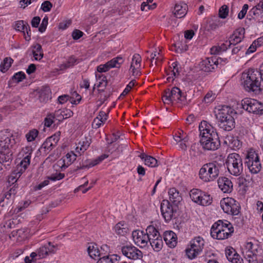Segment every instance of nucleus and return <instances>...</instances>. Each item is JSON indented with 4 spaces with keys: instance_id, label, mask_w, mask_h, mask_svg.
<instances>
[{
    "instance_id": "774afa93",
    "label": "nucleus",
    "mask_w": 263,
    "mask_h": 263,
    "mask_svg": "<svg viewBox=\"0 0 263 263\" xmlns=\"http://www.w3.org/2000/svg\"><path fill=\"white\" fill-rule=\"evenodd\" d=\"M225 51V48L222 47H216L214 46L211 48V53L212 54H219L222 51Z\"/></svg>"
},
{
    "instance_id": "9d476101",
    "label": "nucleus",
    "mask_w": 263,
    "mask_h": 263,
    "mask_svg": "<svg viewBox=\"0 0 263 263\" xmlns=\"http://www.w3.org/2000/svg\"><path fill=\"white\" fill-rule=\"evenodd\" d=\"M190 196L193 201L199 205L206 206L212 202V198L210 195L197 189L191 190Z\"/></svg>"
},
{
    "instance_id": "4be33fe9",
    "label": "nucleus",
    "mask_w": 263,
    "mask_h": 263,
    "mask_svg": "<svg viewBox=\"0 0 263 263\" xmlns=\"http://www.w3.org/2000/svg\"><path fill=\"white\" fill-rule=\"evenodd\" d=\"M226 256L229 261L232 263H242L243 260L233 248L226 249Z\"/></svg>"
},
{
    "instance_id": "423d86ee",
    "label": "nucleus",
    "mask_w": 263,
    "mask_h": 263,
    "mask_svg": "<svg viewBox=\"0 0 263 263\" xmlns=\"http://www.w3.org/2000/svg\"><path fill=\"white\" fill-rule=\"evenodd\" d=\"M233 232L234 228L230 222L220 220L212 226L211 235L214 239L223 240L228 238Z\"/></svg>"
},
{
    "instance_id": "39448f33",
    "label": "nucleus",
    "mask_w": 263,
    "mask_h": 263,
    "mask_svg": "<svg viewBox=\"0 0 263 263\" xmlns=\"http://www.w3.org/2000/svg\"><path fill=\"white\" fill-rule=\"evenodd\" d=\"M32 152L33 150L31 147L27 146L23 148L20 155H22L23 159L17 166L16 168L9 176L8 182L9 183L13 184L15 182L27 168L30 163Z\"/></svg>"
},
{
    "instance_id": "c9c22d12",
    "label": "nucleus",
    "mask_w": 263,
    "mask_h": 263,
    "mask_svg": "<svg viewBox=\"0 0 263 263\" xmlns=\"http://www.w3.org/2000/svg\"><path fill=\"white\" fill-rule=\"evenodd\" d=\"M13 62L11 58H5L0 65V70L3 73L5 72L10 67Z\"/></svg>"
},
{
    "instance_id": "de8ad7c7",
    "label": "nucleus",
    "mask_w": 263,
    "mask_h": 263,
    "mask_svg": "<svg viewBox=\"0 0 263 263\" xmlns=\"http://www.w3.org/2000/svg\"><path fill=\"white\" fill-rule=\"evenodd\" d=\"M56 145L53 144L52 142H51L48 138L46 140V141L42 144V148H44L45 151H50L53 147H54Z\"/></svg>"
},
{
    "instance_id": "6e6d98bb",
    "label": "nucleus",
    "mask_w": 263,
    "mask_h": 263,
    "mask_svg": "<svg viewBox=\"0 0 263 263\" xmlns=\"http://www.w3.org/2000/svg\"><path fill=\"white\" fill-rule=\"evenodd\" d=\"M25 78V74L22 71L18 72L13 75L12 79L15 80L17 83L21 82Z\"/></svg>"
},
{
    "instance_id": "5701e85b",
    "label": "nucleus",
    "mask_w": 263,
    "mask_h": 263,
    "mask_svg": "<svg viewBox=\"0 0 263 263\" xmlns=\"http://www.w3.org/2000/svg\"><path fill=\"white\" fill-rule=\"evenodd\" d=\"M12 160V153L9 149H4V151H0V163L6 168L10 165Z\"/></svg>"
},
{
    "instance_id": "dca6fc26",
    "label": "nucleus",
    "mask_w": 263,
    "mask_h": 263,
    "mask_svg": "<svg viewBox=\"0 0 263 263\" xmlns=\"http://www.w3.org/2000/svg\"><path fill=\"white\" fill-rule=\"evenodd\" d=\"M15 143L13 134L8 129L0 132V146L4 149H9Z\"/></svg>"
},
{
    "instance_id": "ddd939ff",
    "label": "nucleus",
    "mask_w": 263,
    "mask_h": 263,
    "mask_svg": "<svg viewBox=\"0 0 263 263\" xmlns=\"http://www.w3.org/2000/svg\"><path fill=\"white\" fill-rule=\"evenodd\" d=\"M184 98L180 89L174 87L171 90L167 89L164 91L162 101L164 104H171L174 101H182Z\"/></svg>"
},
{
    "instance_id": "c756f323",
    "label": "nucleus",
    "mask_w": 263,
    "mask_h": 263,
    "mask_svg": "<svg viewBox=\"0 0 263 263\" xmlns=\"http://www.w3.org/2000/svg\"><path fill=\"white\" fill-rule=\"evenodd\" d=\"M31 53L35 60H41L44 55L42 46L39 44H35L32 46Z\"/></svg>"
},
{
    "instance_id": "3c124183",
    "label": "nucleus",
    "mask_w": 263,
    "mask_h": 263,
    "mask_svg": "<svg viewBox=\"0 0 263 263\" xmlns=\"http://www.w3.org/2000/svg\"><path fill=\"white\" fill-rule=\"evenodd\" d=\"M109 111V110H108L107 112H106L103 110H101L100 111L98 116L96 118H98V119L100 120L101 122H102L103 123H104L107 119L108 114Z\"/></svg>"
},
{
    "instance_id": "7ed1b4c3",
    "label": "nucleus",
    "mask_w": 263,
    "mask_h": 263,
    "mask_svg": "<svg viewBox=\"0 0 263 263\" xmlns=\"http://www.w3.org/2000/svg\"><path fill=\"white\" fill-rule=\"evenodd\" d=\"M260 75L258 70L253 69H249L247 72L242 73L241 84L246 90L253 92L260 90L262 82Z\"/></svg>"
},
{
    "instance_id": "2f4dec72",
    "label": "nucleus",
    "mask_w": 263,
    "mask_h": 263,
    "mask_svg": "<svg viewBox=\"0 0 263 263\" xmlns=\"http://www.w3.org/2000/svg\"><path fill=\"white\" fill-rule=\"evenodd\" d=\"M120 257L117 255H112L110 257L105 255L100 258L97 263H119L118 259Z\"/></svg>"
},
{
    "instance_id": "b1692460",
    "label": "nucleus",
    "mask_w": 263,
    "mask_h": 263,
    "mask_svg": "<svg viewBox=\"0 0 263 263\" xmlns=\"http://www.w3.org/2000/svg\"><path fill=\"white\" fill-rule=\"evenodd\" d=\"M164 240L170 248H174L176 246L177 237L176 234L173 231H166L163 235Z\"/></svg>"
},
{
    "instance_id": "8fccbe9b",
    "label": "nucleus",
    "mask_w": 263,
    "mask_h": 263,
    "mask_svg": "<svg viewBox=\"0 0 263 263\" xmlns=\"http://www.w3.org/2000/svg\"><path fill=\"white\" fill-rule=\"evenodd\" d=\"M229 146L234 149H239L240 147L241 144L237 139L232 138V139L230 140Z\"/></svg>"
},
{
    "instance_id": "13d9d810",
    "label": "nucleus",
    "mask_w": 263,
    "mask_h": 263,
    "mask_svg": "<svg viewBox=\"0 0 263 263\" xmlns=\"http://www.w3.org/2000/svg\"><path fill=\"white\" fill-rule=\"evenodd\" d=\"M12 204L11 203H8V200L2 195L0 197V211L3 210V208H7Z\"/></svg>"
},
{
    "instance_id": "e2e57ef3",
    "label": "nucleus",
    "mask_w": 263,
    "mask_h": 263,
    "mask_svg": "<svg viewBox=\"0 0 263 263\" xmlns=\"http://www.w3.org/2000/svg\"><path fill=\"white\" fill-rule=\"evenodd\" d=\"M60 135H61V132H57L56 133H55L53 135L49 137L48 139L51 142H52V143H53V144L56 145L60 139Z\"/></svg>"
},
{
    "instance_id": "0e129e2a",
    "label": "nucleus",
    "mask_w": 263,
    "mask_h": 263,
    "mask_svg": "<svg viewBox=\"0 0 263 263\" xmlns=\"http://www.w3.org/2000/svg\"><path fill=\"white\" fill-rule=\"evenodd\" d=\"M110 67L108 63H106L104 64L100 65L97 67V71L100 73L105 72L108 71L110 69Z\"/></svg>"
},
{
    "instance_id": "a18cd8bd",
    "label": "nucleus",
    "mask_w": 263,
    "mask_h": 263,
    "mask_svg": "<svg viewBox=\"0 0 263 263\" xmlns=\"http://www.w3.org/2000/svg\"><path fill=\"white\" fill-rule=\"evenodd\" d=\"M215 98V94L213 93L212 91H209L204 97L203 101L205 103H210L213 102Z\"/></svg>"
},
{
    "instance_id": "c03bdc74",
    "label": "nucleus",
    "mask_w": 263,
    "mask_h": 263,
    "mask_svg": "<svg viewBox=\"0 0 263 263\" xmlns=\"http://www.w3.org/2000/svg\"><path fill=\"white\" fill-rule=\"evenodd\" d=\"M101 162L100 159L98 158L94 160L91 161L90 162L87 163L86 164L83 163L82 165L80 164V166L78 167L79 169H83L87 167H90L93 166Z\"/></svg>"
},
{
    "instance_id": "bb28decb",
    "label": "nucleus",
    "mask_w": 263,
    "mask_h": 263,
    "mask_svg": "<svg viewBox=\"0 0 263 263\" xmlns=\"http://www.w3.org/2000/svg\"><path fill=\"white\" fill-rule=\"evenodd\" d=\"M168 193L170 201L174 204L177 205L182 200V197L176 189H170Z\"/></svg>"
},
{
    "instance_id": "f704fd0d",
    "label": "nucleus",
    "mask_w": 263,
    "mask_h": 263,
    "mask_svg": "<svg viewBox=\"0 0 263 263\" xmlns=\"http://www.w3.org/2000/svg\"><path fill=\"white\" fill-rule=\"evenodd\" d=\"M149 243L153 249L157 252L159 251L163 247V241L161 237L157 239L155 238L154 240H150Z\"/></svg>"
},
{
    "instance_id": "79ce46f5",
    "label": "nucleus",
    "mask_w": 263,
    "mask_h": 263,
    "mask_svg": "<svg viewBox=\"0 0 263 263\" xmlns=\"http://www.w3.org/2000/svg\"><path fill=\"white\" fill-rule=\"evenodd\" d=\"M38 131L36 129L31 130L26 135V138L28 142L33 141L38 135Z\"/></svg>"
},
{
    "instance_id": "5fc2aeb1",
    "label": "nucleus",
    "mask_w": 263,
    "mask_h": 263,
    "mask_svg": "<svg viewBox=\"0 0 263 263\" xmlns=\"http://www.w3.org/2000/svg\"><path fill=\"white\" fill-rule=\"evenodd\" d=\"M262 10H258L257 8L253 7L249 12V14L252 18H254L255 17L259 16L262 13Z\"/></svg>"
},
{
    "instance_id": "aec40b11",
    "label": "nucleus",
    "mask_w": 263,
    "mask_h": 263,
    "mask_svg": "<svg viewBox=\"0 0 263 263\" xmlns=\"http://www.w3.org/2000/svg\"><path fill=\"white\" fill-rule=\"evenodd\" d=\"M219 189L224 193H230L233 190V184L231 181L227 177H219L217 180Z\"/></svg>"
},
{
    "instance_id": "338daca9",
    "label": "nucleus",
    "mask_w": 263,
    "mask_h": 263,
    "mask_svg": "<svg viewBox=\"0 0 263 263\" xmlns=\"http://www.w3.org/2000/svg\"><path fill=\"white\" fill-rule=\"evenodd\" d=\"M136 83V80H132L129 84L127 85L126 87L125 88V89L123 90L122 94L123 95H126L127 94L132 88L135 85Z\"/></svg>"
},
{
    "instance_id": "052dcab7",
    "label": "nucleus",
    "mask_w": 263,
    "mask_h": 263,
    "mask_svg": "<svg viewBox=\"0 0 263 263\" xmlns=\"http://www.w3.org/2000/svg\"><path fill=\"white\" fill-rule=\"evenodd\" d=\"M139 68V66H136L134 65L133 62H132L130 70H131L132 74L134 77H138L140 75L141 72L138 69Z\"/></svg>"
},
{
    "instance_id": "bf43d9fd",
    "label": "nucleus",
    "mask_w": 263,
    "mask_h": 263,
    "mask_svg": "<svg viewBox=\"0 0 263 263\" xmlns=\"http://www.w3.org/2000/svg\"><path fill=\"white\" fill-rule=\"evenodd\" d=\"M52 7V4L49 1L44 2L41 5V9L44 12L49 11Z\"/></svg>"
},
{
    "instance_id": "4d7b16f0",
    "label": "nucleus",
    "mask_w": 263,
    "mask_h": 263,
    "mask_svg": "<svg viewBox=\"0 0 263 263\" xmlns=\"http://www.w3.org/2000/svg\"><path fill=\"white\" fill-rule=\"evenodd\" d=\"M156 7V3H154L152 5L146 3L144 2L142 3L141 6V9L142 11H147V10H153Z\"/></svg>"
},
{
    "instance_id": "58836bf2",
    "label": "nucleus",
    "mask_w": 263,
    "mask_h": 263,
    "mask_svg": "<svg viewBox=\"0 0 263 263\" xmlns=\"http://www.w3.org/2000/svg\"><path fill=\"white\" fill-rule=\"evenodd\" d=\"M201 154V151L200 150L199 145L197 143L192 144L189 150V155L191 157L195 158L199 156Z\"/></svg>"
},
{
    "instance_id": "4468645a",
    "label": "nucleus",
    "mask_w": 263,
    "mask_h": 263,
    "mask_svg": "<svg viewBox=\"0 0 263 263\" xmlns=\"http://www.w3.org/2000/svg\"><path fill=\"white\" fill-rule=\"evenodd\" d=\"M220 205L226 213L232 215H237L239 213L240 206L233 198L222 199L220 201Z\"/></svg>"
},
{
    "instance_id": "f3484780",
    "label": "nucleus",
    "mask_w": 263,
    "mask_h": 263,
    "mask_svg": "<svg viewBox=\"0 0 263 263\" xmlns=\"http://www.w3.org/2000/svg\"><path fill=\"white\" fill-rule=\"evenodd\" d=\"M121 252L123 255L131 259H141L143 257L142 252L132 245L122 247Z\"/></svg>"
},
{
    "instance_id": "6e6552de",
    "label": "nucleus",
    "mask_w": 263,
    "mask_h": 263,
    "mask_svg": "<svg viewBox=\"0 0 263 263\" xmlns=\"http://www.w3.org/2000/svg\"><path fill=\"white\" fill-rule=\"evenodd\" d=\"M226 164L228 171L231 175L238 176L243 171L242 160L238 154H229L227 159Z\"/></svg>"
},
{
    "instance_id": "2eb2a0df",
    "label": "nucleus",
    "mask_w": 263,
    "mask_h": 263,
    "mask_svg": "<svg viewBox=\"0 0 263 263\" xmlns=\"http://www.w3.org/2000/svg\"><path fill=\"white\" fill-rule=\"evenodd\" d=\"M246 163L252 174L258 173L261 168L258 155L255 152H249L246 156Z\"/></svg>"
},
{
    "instance_id": "412c9836",
    "label": "nucleus",
    "mask_w": 263,
    "mask_h": 263,
    "mask_svg": "<svg viewBox=\"0 0 263 263\" xmlns=\"http://www.w3.org/2000/svg\"><path fill=\"white\" fill-rule=\"evenodd\" d=\"M245 32L244 28L236 30L229 38V46L231 45H235L240 43L244 37Z\"/></svg>"
},
{
    "instance_id": "a878e982",
    "label": "nucleus",
    "mask_w": 263,
    "mask_h": 263,
    "mask_svg": "<svg viewBox=\"0 0 263 263\" xmlns=\"http://www.w3.org/2000/svg\"><path fill=\"white\" fill-rule=\"evenodd\" d=\"M187 6L185 4H176L173 13L178 18L183 17L187 13Z\"/></svg>"
},
{
    "instance_id": "473e14b6",
    "label": "nucleus",
    "mask_w": 263,
    "mask_h": 263,
    "mask_svg": "<svg viewBox=\"0 0 263 263\" xmlns=\"http://www.w3.org/2000/svg\"><path fill=\"white\" fill-rule=\"evenodd\" d=\"M90 143V139H85L83 141H80L78 146L76 148V152L78 153H80V152L84 153L89 147Z\"/></svg>"
},
{
    "instance_id": "7c9ffc66",
    "label": "nucleus",
    "mask_w": 263,
    "mask_h": 263,
    "mask_svg": "<svg viewBox=\"0 0 263 263\" xmlns=\"http://www.w3.org/2000/svg\"><path fill=\"white\" fill-rule=\"evenodd\" d=\"M146 233L148 236L149 241L154 240L155 238L157 239L161 237L159 231L153 226H149L146 229Z\"/></svg>"
},
{
    "instance_id": "f03ea898",
    "label": "nucleus",
    "mask_w": 263,
    "mask_h": 263,
    "mask_svg": "<svg viewBox=\"0 0 263 263\" xmlns=\"http://www.w3.org/2000/svg\"><path fill=\"white\" fill-rule=\"evenodd\" d=\"M233 109L226 105L218 106L215 108L214 113L220 128L225 131H231L235 125L233 114Z\"/></svg>"
},
{
    "instance_id": "393cba45",
    "label": "nucleus",
    "mask_w": 263,
    "mask_h": 263,
    "mask_svg": "<svg viewBox=\"0 0 263 263\" xmlns=\"http://www.w3.org/2000/svg\"><path fill=\"white\" fill-rule=\"evenodd\" d=\"M55 247L52 245L51 242H48L46 245L41 247L37 252V255L40 258H44L46 257L49 254L54 253L55 252Z\"/></svg>"
},
{
    "instance_id": "1a4fd4ad",
    "label": "nucleus",
    "mask_w": 263,
    "mask_h": 263,
    "mask_svg": "<svg viewBox=\"0 0 263 263\" xmlns=\"http://www.w3.org/2000/svg\"><path fill=\"white\" fill-rule=\"evenodd\" d=\"M204 240L200 237H196L190 242V247L186 249V255L190 259L195 258L202 251L204 246Z\"/></svg>"
},
{
    "instance_id": "49530a36",
    "label": "nucleus",
    "mask_w": 263,
    "mask_h": 263,
    "mask_svg": "<svg viewBox=\"0 0 263 263\" xmlns=\"http://www.w3.org/2000/svg\"><path fill=\"white\" fill-rule=\"evenodd\" d=\"M76 61L77 59L74 57H70L66 63L62 65L61 68L66 69L69 68L73 66L76 63Z\"/></svg>"
},
{
    "instance_id": "e433bc0d",
    "label": "nucleus",
    "mask_w": 263,
    "mask_h": 263,
    "mask_svg": "<svg viewBox=\"0 0 263 263\" xmlns=\"http://www.w3.org/2000/svg\"><path fill=\"white\" fill-rule=\"evenodd\" d=\"M123 61L122 57H117L107 62V63L110 68L114 67L119 68L121 65L123 63Z\"/></svg>"
},
{
    "instance_id": "ea45409f",
    "label": "nucleus",
    "mask_w": 263,
    "mask_h": 263,
    "mask_svg": "<svg viewBox=\"0 0 263 263\" xmlns=\"http://www.w3.org/2000/svg\"><path fill=\"white\" fill-rule=\"evenodd\" d=\"M26 23L22 20L17 21L14 22L13 27L16 30L25 33V29L27 25Z\"/></svg>"
},
{
    "instance_id": "f257e3e1",
    "label": "nucleus",
    "mask_w": 263,
    "mask_h": 263,
    "mask_svg": "<svg viewBox=\"0 0 263 263\" xmlns=\"http://www.w3.org/2000/svg\"><path fill=\"white\" fill-rule=\"evenodd\" d=\"M200 143L203 149L215 151L220 146L218 135L215 128L206 121H202L199 125Z\"/></svg>"
},
{
    "instance_id": "a211bd4d",
    "label": "nucleus",
    "mask_w": 263,
    "mask_h": 263,
    "mask_svg": "<svg viewBox=\"0 0 263 263\" xmlns=\"http://www.w3.org/2000/svg\"><path fill=\"white\" fill-rule=\"evenodd\" d=\"M219 60L222 61L221 58L217 59L216 57H212L207 58L201 61L199 64V68L205 72H211L217 67Z\"/></svg>"
},
{
    "instance_id": "a19ab883",
    "label": "nucleus",
    "mask_w": 263,
    "mask_h": 263,
    "mask_svg": "<svg viewBox=\"0 0 263 263\" xmlns=\"http://www.w3.org/2000/svg\"><path fill=\"white\" fill-rule=\"evenodd\" d=\"M76 158L77 155L71 152L66 154L63 161L65 163H66L67 165H69L76 159Z\"/></svg>"
},
{
    "instance_id": "37998d69",
    "label": "nucleus",
    "mask_w": 263,
    "mask_h": 263,
    "mask_svg": "<svg viewBox=\"0 0 263 263\" xmlns=\"http://www.w3.org/2000/svg\"><path fill=\"white\" fill-rule=\"evenodd\" d=\"M229 13V8L227 5L222 6L219 10V16L221 18L227 17Z\"/></svg>"
},
{
    "instance_id": "603ef678",
    "label": "nucleus",
    "mask_w": 263,
    "mask_h": 263,
    "mask_svg": "<svg viewBox=\"0 0 263 263\" xmlns=\"http://www.w3.org/2000/svg\"><path fill=\"white\" fill-rule=\"evenodd\" d=\"M81 100V97L77 92L74 91L70 98V101L73 104H77Z\"/></svg>"
},
{
    "instance_id": "864d4df0",
    "label": "nucleus",
    "mask_w": 263,
    "mask_h": 263,
    "mask_svg": "<svg viewBox=\"0 0 263 263\" xmlns=\"http://www.w3.org/2000/svg\"><path fill=\"white\" fill-rule=\"evenodd\" d=\"M48 23V18L47 16H45L42 20V23L40 25V26L39 28V31L43 33L44 32L47 28Z\"/></svg>"
},
{
    "instance_id": "69168bd1",
    "label": "nucleus",
    "mask_w": 263,
    "mask_h": 263,
    "mask_svg": "<svg viewBox=\"0 0 263 263\" xmlns=\"http://www.w3.org/2000/svg\"><path fill=\"white\" fill-rule=\"evenodd\" d=\"M249 6L247 4H245L242 8V10L239 12L238 14V18L240 20H241L244 18L245 15L247 13V10L248 9Z\"/></svg>"
},
{
    "instance_id": "680f3d73",
    "label": "nucleus",
    "mask_w": 263,
    "mask_h": 263,
    "mask_svg": "<svg viewBox=\"0 0 263 263\" xmlns=\"http://www.w3.org/2000/svg\"><path fill=\"white\" fill-rule=\"evenodd\" d=\"M65 176V175L63 173H59L52 174L50 176L48 177V179L52 181L60 180L63 179Z\"/></svg>"
},
{
    "instance_id": "72a5a7b5",
    "label": "nucleus",
    "mask_w": 263,
    "mask_h": 263,
    "mask_svg": "<svg viewBox=\"0 0 263 263\" xmlns=\"http://www.w3.org/2000/svg\"><path fill=\"white\" fill-rule=\"evenodd\" d=\"M114 230L117 234L124 235L127 233L128 228L124 222H120L115 226Z\"/></svg>"
},
{
    "instance_id": "9b49d317",
    "label": "nucleus",
    "mask_w": 263,
    "mask_h": 263,
    "mask_svg": "<svg viewBox=\"0 0 263 263\" xmlns=\"http://www.w3.org/2000/svg\"><path fill=\"white\" fill-rule=\"evenodd\" d=\"M242 108L249 112L263 114V104L256 100L245 98L241 101Z\"/></svg>"
},
{
    "instance_id": "cd10ccee",
    "label": "nucleus",
    "mask_w": 263,
    "mask_h": 263,
    "mask_svg": "<svg viewBox=\"0 0 263 263\" xmlns=\"http://www.w3.org/2000/svg\"><path fill=\"white\" fill-rule=\"evenodd\" d=\"M87 252L89 256L93 259L101 256L103 254L102 252H100L97 245L95 243H89L87 247Z\"/></svg>"
},
{
    "instance_id": "f8f14e48",
    "label": "nucleus",
    "mask_w": 263,
    "mask_h": 263,
    "mask_svg": "<svg viewBox=\"0 0 263 263\" xmlns=\"http://www.w3.org/2000/svg\"><path fill=\"white\" fill-rule=\"evenodd\" d=\"M160 210L161 215L166 222H170L171 220L175 219L177 217V211L171 203L167 200H162Z\"/></svg>"
},
{
    "instance_id": "0eeeda50",
    "label": "nucleus",
    "mask_w": 263,
    "mask_h": 263,
    "mask_svg": "<svg viewBox=\"0 0 263 263\" xmlns=\"http://www.w3.org/2000/svg\"><path fill=\"white\" fill-rule=\"evenodd\" d=\"M222 165L217 161L204 164L200 169L199 178L204 182L213 181L218 177Z\"/></svg>"
},
{
    "instance_id": "c85d7f7f",
    "label": "nucleus",
    "mask_w": 263,
    "mask_h": 263,
    "mask_svg": "<svg viewBox=\"0 0 263 263\" xmlns=\"http://www.w3.org/2000/svg\"><path fill=\"white\" fill-rule=\"evenodd\" d=\"M139 156L142 160H144L146 165L154 167L158 165L157 160L153 157L147 155L143 153H141Z\"/></svg>"
},
{
    "instance_id": "20e7f679",
    "label": "nucleus",
    "mask_w": 263,
    "mask_h": 263,
    "mask_svg": "<svg viewBox=\"0 0 263 263\" xmlns=\"http://www.w3.org/2000/svg\"><path fill=\"white\" fill-rule=\"evenodd\" d=\"M242 253L249 263H259L262 261L263 249L257 241H247L242 248Z\"/></svg>"
},
{
    "instance_id": "4c0bfd02",
    "label": "nucleus",
    "mask_w": 263,
    "mask_h": 263,
    "mask_svg": "<svg viewBox=\"0 0 263 263\" xmlns=\"http://www.w3.org/2000/svg\"><path fill=\"white\" fill-rule=\"evenodd\" d=\"M16 194V189L12 187L8 192L2 195L4 197V198H6V199L8 200V203H11L12 204Z\"/></svg>"
},
{
    "instance_id": "6ab92c4d",
    "label": "nucleus",
    "mask_w": 263,
    "mask_h": 263,
    "mask_svg": "<svg viewBox=\"0 0 263 263\" xmlns=\"http://www.w3.org/2000/svg\"><path fill=\"white\" fill-rule=\"evenodd\" d=\"M132 237L135 243L141 248L147 246L149 243V237L143 231H134L132 233Z\"/></svg>"
},
{
    "instance_id": "09e8293b",
    "label": "nucleus",
    "mask_w": 263,
    "mask_h": 263,
    "mask_svg": "<svg viewBox=\"0 0 263 263\" xmlns=\"http://www.w3.org/2000/svg\"><path fill=\"white\" fill-rule=\"evenodd\" d=\"M49 90L46 89L45 90H42L40 92V100L41 102H46L49 99Z\"/></svg>"
}]
</instances>
